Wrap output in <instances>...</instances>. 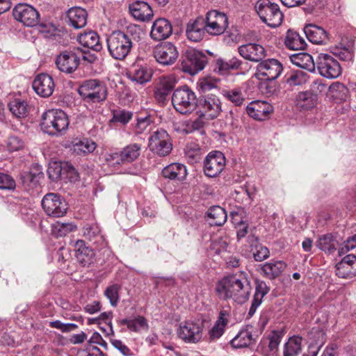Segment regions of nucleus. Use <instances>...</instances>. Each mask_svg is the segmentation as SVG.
I'll list each match as a JSON object with an SVG mask.
<instances>
[{
  "label": "nucleus",
  "instance_id": "nucleus-28",
  "mask_svg": "<svg viewBox=\"0 0 356 356\" xmlns=\"http://www.w3.org/2000/svg\"><path fill=\"white\" fill-rule=\"evenodd\" d=\"M175 86V80L171 76H163L160 79L154 92V97L159 102H164Z\"/></svg>",
  "mask_w": 356,
  "mask_h": 356
},
{
  "label": "nucleus",
  "instance_id": "nucleus-31",
  "mask_svg": "<svg viewBox=\"0 0 356 356\" xmlns=\"http://www.w3.org/2000/svg\"><path fill=\"white\" fill-rule=\"evenodd\" d=\"M67 17L70 24L74 29H81L86 25L88 13L81 7H73L69 9Z\"/></svg>",
  "mask_w": 356,
  "mask_h": 356
},
{
  "label": "nucleus",
  "instance_id": "nucleus-27",
  "mask_svg": "<svg viewBox=\"0 0 356 356\" xmlns=\"http://www.w3.org/2000/svg\"><path fill=\"white\" fill-rule=\"evenodd\" d=\"M132 16L140 21H148L153 16V10L148 3L143 1H136L129 6Z\"/></svg>",
  "mask_w": 356,
  "mask_h": 356
},
{
  "label": "nucleus",
  "instance_id": "nucleus-9",
  "mask_svg": "<svg viewBox=\"0 0 356 356\" xmlns=\"http://www.w3.org/2000/svg\"><path fill=\"white\" fill-rule=\"evenodd\" d=\"M41 205L47 216L60 218L67 213L68 204L58 193H49L42 199Z\"/></svg>",
  "mask_w": 356,
  "mask_h": 356
},
{
  "label": "nucleus",
  "instance_id": "nucleus-29",
  "mask_svg": "<svg viewBox=\"0 0 356 356\" xmlns=\"http://www.w3.org/2000/svg\"><path fill=\"white\" fill-rule=\"evenodd\" d=\"M229 313L226 310H221L218 319L209 332V337L211 341H216L220 339L225 332V327L229 323Z\"/></svg>",
  "mask_w": 356,
  "mask_h": 356
},
{
  "label": "nucleus",
  "instance_id": "nucleus-50",
  "mask_svg": "<svg viewBox=\"0 0 356 356\" xmlns=\"http://www.w3.org/2000/svg\"><path fill=\"white\" fill-rule=\"evenodd\" d=\"M222 95L226 99L230 101L237 106L242 105L245 101L244 95L239 88L225 90L222 91Z\"/></svg>",
  "mask_w": 356,
  "mask_h": 356
},
{
  "label": "nucleus",
  "instance_id": "nucleus-45",
  "mask_svg": "<svg viewBox=\"0 0 356 356\" xmlns=\"http://www.w3.org/2000/svg\"><path fill=\"white\" fill-rule=\"evenodd\" d=\"M286 46L292 50H303L307 43L297 32L289 30L285 38Z\"/></svg>",
  "mask_w": 356,
  "mask_h": 356
},
{
  "label": "nucleus",
  "instance_id": "nucleus-3",
  "mask_svg": "<svg viewBox=\"0 0 356 356\" xmlns=\"http://www.w3.org/2000/svg\"><path fill=\"white\" fill-rule=\"evenodd\" d=\"M106 42L109 54L119 60H124L129 55L134 44L131 35L120 31L112 33Z\"/></svg>",
  "mask_w": 356,
  "mask_h": 356
},
{
  "label": "nucleus",
  "instance_id": "nucleus-6",
  "mask_svg": "<svg viewBox=\"0 0 356 356\" xmlns=\"http://www.w3.org/2000/svg\"><path fill=\"white\" fill-rule=\"evenodd\" d=\"M207 57L202 51L188 48L181 55V69L191 75L202 71L207 63Z\"/></svg>",
  "mask_w": 356,
  "mask_h": 356
},
{
  "label": "nucleus",
  "instance_id": "nucleus-4",
  "mask_svg": "<svg viewBox=\"0 0 356 356\" xmlns=\"http://www.w3.org/2000/svg\"><path fill=\"white\" fill-rule=\"evenodd\" d=\"M197 102L195 93L186 86L176 89L172 96L175 109L181 114L193 111L197 107Z\"/></svg>",
  "mask_w": 356,
  "mask_h": 356
},
{
  "label": "nucleus",
  "instance_id": "nucleus-5",
  "mask_svg": "<svg viewBox=\"0 0 356 356\" xmlns=\"http://www.w3.org/2000/svg\"><path fill=\"white\" fill-rule=\"evenodd\" d=\"M78 92L86 102L99 103L107 97L106 85L98 79L84 81L79 87Z\"/></svg>",
  "mask_w": 356,
  "mask_h": 356
},
{
  "label": "nucleus",
  "instance_id": "nucleus-1",
  "mask_svg": "<svg viewBox=\"0 0 356 356\" xmlns=\"http://www.w3.org/2000/svg\"><path fill=\"white\" fill-rule=\"evenodd\" d=\"M252 291L250 282L244 272L224 277L218 282L216 287L220 299H232L238 304L245 302Z\"/></svg>",
  "mask_w": 356,
  "mask_h": 356
},
{
  "label": "nucleus",
  "instance_id": "nucleus-17",
  "mask_svg": "<svg viewBox=\"0 0 356 356\" xmlns=\"http://www.w3.org/2000/svg\"><path fill=\"white\" fill-rule=\"evenodd\" d=\"M14 18L27 26H34L39 22L40 15L31 6L19 3L13 9Z\"/></svg>",
  "mask_w": 356,
  "mask_h": 356
},
{
  "label": "nucleus",
  "instance_id": "nucleus-2",
  "mask_svg": "<svg viewBox=\"0 0 356 356\" xmlns=\"http://www.w3.org/2000/svg\"><path fill=\"white\" fill-rule=\"evenodd\" d=\"M40 125L44 133L58 136L67 129L69 120L67 114L62 110L51 109L42 114Z\"/></svg>",
  "mask_w": 356,
  "mask_h": 356
},
{
  "label": "nucleus",
  "instance_id": "nucleus-52",
  "mask_svg": "<svg viewBox=\"0 0 356 356\" xmlns=\"http://www.w3.org/2000/svg\"><path fill=\"white\" fill-rule=\"evenodd\" d=\"M120 286L119 284H113L108 286L104 291V296L109 300L110 304L113 307H116L119 302V291Z\"/></svg>",
  "mask_w": 356,
  "mask_h": 356
},
{
  "label": "nucleus",
  "instance_id": "nucleus-26",
  "mask_svg": "<svg viewBox=\"0 0 356 356\" xmlns=\"http://www.w3.org/2000/svg\"><path fill=\"white\" fill-rule=\"evenodd\" d=\"M83 234L97 248H102L106 245L99 225L96 223L86 224L83 228Z\"/></svg>",
  "mask_w": 356,
  "mask_h": 356
},
{
  "label": "nucleus",
  "instance_id": "nucleus-59",
  "mask_svg": "<svg viewBox=\"0 0 356 356\" xmlns=\"http://www.w3.org/2000/svg\"><path fill=\"white\" fill-rule=\"evenodd\" d=\"M132 115L133 114L130 111L124 110L115 111L113 112V120L126 124L130 121Z\"/></svg>",
  "mask_w": 356,
  "mask_h": 356
},
{
  "label": "nucleus",
  "instance_id": "nucleus-62",
  "mask_svg": "<svg viewBox=\"0 0 356 356\" xmlns=\"http://www.w3.org/2000/svg\"><path fill=\"white\" fill-rule=\"evenodd\" d=\"M105 161L106 163L113 167L123 165L121 162V155L120 152H109L105 154Z\"/></svg>",
  "mask_w": 356,
  "mask_h": 356
},
{
  "label": "nucleus",
  "instance_id": "nucleus-18",
  "mask_svg": "<svg viewBox=\"0 0 356 356\" xmlns=\"http://www.w3.org/2000/svg\"><path fill=\"white\" fill-rule=\"evenodd\" d=\"M225 166V157L220 152H210L204 161V171L206 176L216 177L223 170Z\"/></svg>",
  "mask_w": 356,
  "mask_h": 356
},
{
  "label": "nucleus",
  "instance_id": "nucleus-11",
  "mask_svg": "<svg viewBox=\"0 0 356 356\" xmlns=\"http://www.w3.org/2000/svg\"><path fill=\"white\" fill-rule=\"evenodd\" d=\"M149 149L160 156L169 154L172 150V145L168 132L163 129H158L153 132L149 138Z\"/></svg>",
  "mask_w": 356,
  "mask_h": 356
},
{
  "label": "nucleus",
  "instance_id": "nucleus-22",
  "mask_svg": "<svg viewBox=\"0 0 356 356\" xmlns=\"http://www.w3.org/2000/svg\"><path fill=\"white\" fill-rule=\"evenodd\" d=\"M238 52L243 58L252 62L260 63L266 56L264 47L255 43L239 46Z\"/></svg>",
  "mask_w": 356,
  "mask_h": 356
},
{
  "label": "nucleus",
  "instance_id": "nucleus-43",
  "mask_svg": "<svg viewBox=\"0 0 356 356\" xmlns=\"http://www.w3.org/2000/svg\"><path fill=\"white\" fill-rule=\"evenodd\" d=\"M254 341L255 340L253 339L252 332L248 329H244L237 334L230 341V343L234 348H242L250 346Z\"/></svg>",
  "mask_w": 356,
  "mask_h": 356
},
{
  "label": "nucleus",
  "instance_id": "nucleus-38",
  "mask_svg": "<svg viewBox=\"0 0 356 356\" xmlns=\"http://www.w3.org/2000/svg\"><path fill=\"white\" fill-rule=\"evenodd\" d=\"M243 62L236 57L228 60L218 58L216 60L214 70L220 74H225L229 70H238Z\"/></svg>",
  "mask_w": 356,
  "mask_h": 356
},
{
  "label": "nucleus",
  "instance_id": "nucleus-25",
  "mask_svg": "<svg viewBox=\"0 0 356 356\" xmlns=\"http://www.w3.org/2000/svg\"><path fill=\"white\" fill-rule=\"evenodd\" d=\"M205 31L207 28L204 18L199 17L188 23L186 33L188 40L197 42L202 40Z\"/></svg>",
  "mask_w": 356,
  "mask_h": 356
},
{
  "label": "nucleus",
  "instance_id": "nucleus-41",
  "mask_svg": "<svg viewBox=\"0 0 356 356\" xmlns=\"http://www.w3.org/2000/svg\"><path fill=\"white\" fill-rule=\"evenodd\" d=\"M78 41L82 46L95 51H99L102 49L99 37L95 31L81 33L78 37Z\"/></svg>",
  "mask_w": 356,
  "mask_h": 356
},
{
  "label": "nucleus",
  "instance_id": "nucleus-56",
  "mask_svg": "<svg viewBox=\"0 0 356 356\" xmlns=\"http://www.w3.org/2000/svg\"><path fill=\"white\" fill-rule=\"evenodd\" d=\"M24 145V141L17 136H10L6 140V147L9 152L19 151Z\"/></svg>",
  "mask_w": 356,
  "mask_h": 356
},
{
  "label": "nucleus",
  "instance_id": "nucleus-37",
  "mask_svg": "<svg viewBox=\"0 0 356 356\" xmlns=\"http://www.w3.org/2000/svg\"><path fill=\"white\" fill-rule=\"evenodd\" d=\"M162 175L167 179L183 180L187 175V170L183 164L171 163L163 169Z\"/></svg>",
  "mask_w": 356,
  "mask_h": 356
},
{
  "label": "nucleus",
  "instance_id": "nucleus-39",
  "mask_svg": "<svg viewBox=\"0 0 356 356\" xmlns=\"http://www.w3.org/2000/svg\"><path fill=\"white\" fill-rule=\"evenodd\" d=\"M75 256L77 260L83 266L90 263L94 256L93 250L86 245L82 240H78L74 245Z\"/></svg>",
  "mask_w": 356,
  "mask_h": 356
},
{
  "label": "nucleus",
  "instance_id": "nucleus-12",
  "mask_svg": "<svg viewBox=\"0 0 356 356\" xmlns=\"http://www.w3.org/2000/svg\"><path fill=\"white\" fill-rule=\"evenodd\" d=\"M283 70L282 63L274 58L261 60L256 67L254 76L263 81H273L277 79Z\"/></svg>",
  "mask_w": 356,
  "mask_h": 356
},
{
  "label": "nucleus",
  "instance_id": "nucleus-8",
  "mask_svg": "<svg viewBox=\"0 0 356 356\" xmlns=\"http://www.w3.org/2000/svg\"><path fill=\"white\" fill-rule=\"evenodd\" d=\"M204 321L202 320L190 319L179 323L177 334L178 337L184 341L196 343L202 339Z\"/></svg>",
  "mask_w": 356,
  "mask_h": 356
},
{
  "label": "nucleus",
  "instance_id": "nucleus-64",
  "mask_svg": "<svg viewBox=\"0 0 356 356\" xmlns=\"http://www.w3.org/2000/svg\"><path fill=\"white\" fill-rule=\"evenodd\" d=\"M253 256L256 261H261L269 257V250L266 247L259 246Z\"/></svg>",
  "mask_w": 356,
  "mask_h": 356
},
{
  "label": "nucleus",
  "instance_id": "nucleus-30",
  "mask_svg": "<svg viewBox=\"0 0 356 356\" xmlns=\"http://www.w3.org/2000/svg\"><path fill=\"white\" fill-rule=\"evenodd\" d=\"M304 31L307 39L314 44H326L329 40L327 32L317 25L308 24Z\"/></svg>",
  "mask_w": 356,
  "mask_h": 356
},
{
  "label": "nucleus",
  "instance_id": "nucleus-53",
  "mask_svg": "<svg viewBox=\"0 0 356 356\" xmlns=\"http://www.w3.org/2000/svg\"><path fill=\"white\" fill-rule=\"evenodd\" d=\"M76 229V226L71 222L60 223L56 222L53 225V230L58 236H64Z\"/></svg>",
  "mask_w": 356,
  "mask_h": 356
},
{
  "label": "nucleus",
  "instance_id": "nucleus-21",
  "mask_svg": "<svg viewBox=\"0 0 356 356\" xmlns=\"http://www.w3.org/2000/svg\"><path fill=\"white\" fill-rule=\"evenodd\" d=\"M32 86L38 95L49 97L54 90L55 84L51 76L47 74H40L33 80Z\"/></svg>",
  "mask_w": 356,
  "mask_h": 356
},
{
  "label": "nucleus",
  "instance_id": "nucleus-10",
  "mask_svg": "<svg viewBox=\"0 0 356 356\" xmlns=\"http://www.w3.org/2000/svg\"><path fill=\"white\" fill-rule=\"evenodd\" d=\"M316 68L319 74L327 79H335L341 74L338 60L328 54H320L316 60Z\"/></svg>",
  "mask_w": 356,
  "mask_h": 356
},
{
  "label": "nucleus",
  "instance_id": "nucleus-36",
  "mask_svg": "<svg viewBox=\"0 0 356 356\" xmlns=\"http://www.w3.org/2000/svg\"><path fill=\"white\" fill-rule=\"evenodd\" d=\"M290 60L295 65L305 69L309 72H314L316 69V62L312 56L305 52H300L292 54Z\"/></svg>",
  "mask_w": 356,
  "mask_h": 356
},
{
  "label": "nucleus",
  "instance_id": "nucleus-61",
  "mask_svg": "<svg viewBox=\"0 0 356 356\" xmlns=\"http://www.w3.org/2000/svg\"><path fill=\"white\" fill-rule=\"evenodd\" d=\"M15 186V181L12 177L0 172V189L13 190Z\"/></svg>",
  "mask_w": 356,
  "mask_h": 356
},
{
  "label": "nucleus",
  "instance_id": "nucleus-16",
  "mask_svg": "<svg viewBox=\"0 0 356 356\" xmlns=\"http://www.w3.org/2000/svg\"><path fill=\"white\" fill-rule=\"evenodd\" d=\"M207 32L211 35H220L228 27V18L223 13L211 10L204 19Z\"/></svg>",
  "mask_w": 356,
  "mask_h": 356
},
{
  "label": "nucleus",
  "instance_id": "nucleus-13",
  "mask_svg": "<svg viewBox=\"0 0 356 356\" xmlns=\"http://www.w3.org/2000/svg\"><path fill=\"white\" fill-rule=\"evenodd\" d=\"M79 49L65 50L60 53L55 60L58 70L65 74L73 73L80 64Z\"/></svg>",
  "mask_w": 356,
  "mask_h": 356
},
{
  "label": "nucleus",
  "instance_id": "nucleus-54",
  "mask_svg": "<svg viewBox=\"0 0 356 356\" xmlns=\"http://www.w3.org/2000/svg\"><path fill=\"white\" fill-rule=\"evenodd\" d=\"M148 328V323L145 318L142 316H138L131 320L129 330L137 332L142 330H147Z\"/></svg>",
  "mask_w": 356,
  "mask_h": 356
},
{
  "label": "nucleus",
  "instance_id": "nucleus-35",
  "mask_svg": "<svg viewBox=\"0 0 356 356\" xmlns=\"http://www.w3.org/2000/svg\"><path fill=\"white\" fill-rule=\"evenodd\" d=\"M286 268V264L282 261H271L262 265L261 271L264 276L274 280L279 277Z\"/></svg>",
  "mask_w": 356,
  "mask_h": 356
},
{
  "label": "nucleus",
  "instance_id": "nucleus-49",
  "mask_svg": "<svg viewBox=\"0 0 356 356\" xmlns=\"http://www.w3.org/2000/svg\"><path fill=\"white\" fill-rule=\"evenodd\" d=\"M96 147V143L86 138L74 144L73 151L77 154H88L93 152Z\"/></svg>",
  "mask_w": 356,
  "mask_h": 356
},
{
  "label": "nucleus",
  "instance_id": "nucleus-44",
  "mask_svg": "<svg viewBox=\"0 0 356 356\" xmlns=\"http://www.w3.org/2000/svg\"><path fill=\"white\" fill-rule=\"evenodd\" d=\"M316 103V95L310 91L301 92L296 98V106L302 110H309L314 107Z\"/></svg>",
  "mask_w": 356,
  "mask_h": 356
},
{
  "label": "nucleus",
  "instance_id": "nucleus-60",
  "mask_svg": "<svg viewBox=\"0 0 356 356\" xmlns=\"http://www.w3.org/2000/svg\"><path fill=\"white\" fill-rule=\"evenodd\" d=\"M152 124L150 117L146 116L145 118H138L137 123L135 127V133L136 134H141L148 131V128Z\"/></svg>",
  "mask_w": 356,
  "mask_h": 356
},
{
  "label": "nucleus",
  "instance_id": "nucleus-32",
  "mask_svg": "<svg viewBox=\"0 0 356 356\" xmlns=\"http://www.w3.org/2000/svg\"><path fill=\"white\" fill-rule=\"evenodd\" d=\"M339 244L337 236L330 233L321 236L316 242L318 248L329 254L336 251Z\"/></svg>",
  "mask_w": 356,
  "mask_h": 356
},
{
  "label": "nucleus",
  "instance_id": "nucleus-23",
  "mask_svg": "<svg viewBox=\"0 0 356 356\" xmlns=\"http://www.w3.org/2000/svg\"><path fill=\"white\" fill-rule=\"evenodd\" d=\"M336 275L343 279H351L356 276V256L348 254L336 265Z\"/></svg>",
  "mask_w": 356,
  "mask_h": 356
},
{
  "label": "nucleus",
  "instance_id": "nucleus-51",
  "mask_svg": "<svg viewBox=\"0 0 356 356\" xmlns=\"http://www.w3.org/2000/svg\"><path fill=\"white\" fill-rule=\"evenodd\" d=\"M316 336L318 340H316L315 343H311L309 345L307 353H305L303 356H316L318 355L321 347L325 342V334L323 331L318 330L316 332Z\"/></svg>",
  "mask_w": 356,
  "mask_h": 356
},
{
  "label": "nucleus",
  "instance_id": "nucleus-46",
  "mask_svg": "<svg viewBox=\"0 0 356 356\" xmlns=\"http://www.w3.org/2000/svg\"><path fill=\"white\" fill-rule=\"evenodd\" d=\"M9 110L17 118L26 117L29 113V105L26 100L14 99L8 104Z\"/></svg>",
  "mask_w": 356,
  "mask_h": 356
},
{
  "label": "nucleus",
  "instance_id": "nucleus-15",
  "mask_svg": "<svg viewBox=\"0 0 356 356\" xmlns=\"http://www.w3.org/2000/svg\"><path fill=\"white\" fill-rule=\"evenodd\" d=\"M197 107L200 116H204L207 119H213L217 118L221 111V102L214 95H203L199 98Z\"/></svg>",
  "mask_w": 356,
  "mask_h": 356
},
{
  "label": "nucleus",
  "instance_id": "nucleus-57",
  "mask_svg": "<svg viewBox=\"0 0 356 356\" xmlns=\"http://www.w3.org/2000/svg\"><path fill=\"white\" fill-rule=\"evenodd\" d=\"M283 334L282 332L274 330L268 336V348L270 352H276L281 342Z\"/></svg>",
  "mask_w": 356,
  "mask_h": 356
},
{
  "label": "nucleus",
  "instance_id": "nucleus-58",
  "mask_svg": "<svg viewBox=\"0 0 356 356\" xmlns=\"http://www.w3.org/2000/svg\"><path fill=\"white\" fill-rule=\"evenodd\" d=\"M49 325V327L58 329L62 332H70L78 328V325L75 323H64L58 320L50 321Z\"/></svg>",
  "mask_w": 356,
  "mask_h": 356
},
{
  "label": "nucleus",
  "instance_id": "nucleus-63",
  "mask_svg": "<svg viewBox=\"0 0 356 356\" xmlns=\"http://www.w3.org/2000/svg\"><path fill=\"white\" fill-rule=\"evenodd\" d=\"M61 166L59 164L55 163L51 165L47 170L49 177L53 181L59 179L61 176Z\"/></svg>",
  "mask_w": 356,
  "mask_h": 356
},
{
  "label": "nucleus",
  "instance_id": "nucleus-7",
  "mask_svg": "<svg viewBox=\"0 0 356 356\" xmlns=\"http://www.w3.org/2000/svg\"><path fill=\"white\" fill-rule=\"evenodd\" d=\"M255 9L261 19L268 26L275 28L281 24L283 14L277 4L269 0H259Z\"/></svg>",
  "mask_w": 356,
  "mask_h": 356
},
{
  "label": "nucleus",
  "instance_id": "nucleus-34",
  "mask_svg": "<svg viewBox=\"0 0 356 356\" xmlns=\"http://www.w3.org/2000/svg\"><path fill=\"white\" fill-rule=\"evenodd\" d=\"M152 76V70L147 67L141 65L133 66L128 73L129 79L139 84L149 82Z\"/></svg>",
  "mask_w": 356,
  "mask_h": 356
},
{
  "label": "nucleus",
  "instance_id": "nucleus-19",
  "mask_svg": "<svg viewBox=\"0 0 356 356\" xmlns=\"http://www.w3.org/2000/svg\"><path fill=\"white\" fill-rule=\"evenodd\" d=\"M43 178L44 173L38 164L33 165L29 171L23 172L19 175L20 183L24 189L28 192L37 188Z\"/></svg>",
  "mask_w": 356,
  "mask_h": 356
},
{
  "label": "nucleus",
  "instance_id": "nucleus-24",
  "mask_svg": "<svg viewBox=\"0 0 356 356\" xmlns=\"http://www.w3.org/2000/svg\"><path fill=\"white\" fill-rule=\"evenodd\" d=\"M172 33V26L165 18L156 19L152 26L151 38L156 41H161L168 38Z\"/></svg>",
  "mask_w": 356,
  "mask_h": 356
},
{
  "label": "nucleus",
  "instance_id": "nucleus-33",
  "mask_svg": "<svg viewBox=\"0 0 356 356\" xmlns=\"http://www.w3.org/2000/svg\"><path fill=\"white\" fill-rule=\"evenodd\" d=\"M270 288L264 281L257 280L256 282L255 293L252 300L251 307L248 312V316L252 317L256 312L257 309L261 304L263 298L269 292Z\"/></svg>",
  "mask_w": 356,
  "mask_h": 356
},
{
  "label": "nucleus",
  "instance_id": "nucleus-42",
  "mask_svg": "<svg viewBox=\"0 0 356 356\" xmlns=\"http://www.w3.org/2000/svg\"><path fill=\"white\" fill-rule=\"evenodd\" d=\"M141 145L138 143L129 144L120 151L121 162L123 164L130 163L136 161L140 156Z\"/></svg>",
  "mask_w": 356,
  "mask_h": 356
},
{
  "label": "nucleus",
  "instance_id": "nucleus-47",
  "mask_svg": "<svg viewBox=\"0 0 356 356\" xmlns=\"http://www.w3.org/2000/svg\"><path fill=\"white\" fill-rule=\"evenodd\" d=\"M329 95L337 102L345 101L349 93L348 88L342 83L333 82L328 89Z\"/></svg>",
  "mask_w": 356,
  "mask_h": 356
},
{
  "label": "nucleus",
  "instance_id": "nucleus-40",
  "mask_svg": "<svg viewBox=\"0 0 356 356\" xmlns=\"http://www.w3.org/2000/svg\"><path fill=\"white\" fill-rule=\"evenodd\" d=\"M207 216L211 226H222L227 219L225 210L220 206L211 207L207 212Z\"/></svg>",
  "mask_w": 356,
  "mask_h": 356
},
{
  "label": "nucleus",
  "instance_id": "nucleus-55",
  "mask_svg": "<svg viewBox=\"0 0 356 356\" xmlns=\"http://www.w3.org/2000/svg\"><path fill=\"white\" fill-rule=\"evenodd\" d=\"M307 80V75L302 71L293 72L286 80V83L291 86H300Z\"/></svg>",
  "mask_w": 356,
  "mask_h": 356
},
{
  "label": "nucleus",
  "instance_id": "nucleus-48",
  "mask_svg": "<svg viewBox=\"0 0 356 356\" xmlns=\"http://www.w3.org/2000/svg\"><path fill=\"white\" fill-rule=\"evenodd\" d=\"M302 338L294 336L284 345V356H296L301 350Z\"/></svg>",
  "mask_w": 356,
  "mask_h": 356
},
{
  "label": "nucleus",
  "instance_id": "nucleus-20",
  "mask_svg": "<svg viewBox=\"0 0 356 356\" xmlns=\"http://www.w3.org/2000/svg\"><path fill=\"white\" fill-rule=\"evenodd\" d=\"M249 116L254 120L262 121L268 119L273 111V106L265 101L251 102L246 107Z\"/></svg>",
  "mask_w": 356,
  "mask_h": 356
},
{
  "label": "nucleus",
  "instance_id": "nucleus-14",
  "mask_svg": "<svg viewBox=\"0 0 356 356\" xmlns=\"http://www.w3.org/2000/svg\"><path fill=\"white\" fill-rule=\"evenodd\" d=\"M153 56L156 60L163 66L173 65L179 57L177 47L170 42H164L157 44L153 49Z\"/></svg>",
  "mask_w": 356,
  "mask_h": 356
}]
</instances>
